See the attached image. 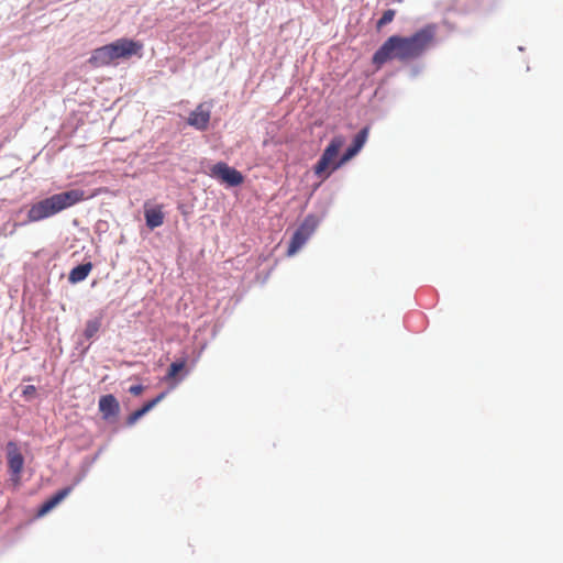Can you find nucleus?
Listing matches in <instances>:
<instances>
[{
	"label": "nucleus",
	"instance_id": "obj_21",
	"mask_svg": "<svg viewBox=\"0 0 563 563\" xmlns=\"http://www.w3.org/2000/svg\"><path fill=\"white\" fill-rule=\"evenodd\" d=\"M368 135V128L362 129L354 137L352 146L361 151L364 146Z\"/></svg>",
	"mask_w": 563,
	"mask_h": 563
},
{
	"label": "nucleus",
	"instance_id": "obj_9",
	"mask_svg": "<svg viewBox=\"0 0 563 563\" xmlns=\"http://www.w3.org/2000/svg\"><path fill=\"white\" fill-rule=\"evenodd\" d=\"M113 60L114 59L112 57L109 45H104L93 49L91 56L88 59V63L92 67L99 68L110 65Z\"/></svg>",
	"mask_w": 563,
	"mask_h": 563
},
{
	"label": "nucleus",
	"instance_id": "obj_19",
	"mask_svg": "<svg viewBox=\"0 0 563 563\" xmlns=\"http://www.w3.org/2000/svg\"><path fill=\"white\" fill-rule=\"evenodd\" d=\"M360 151L356 150L354 146H350L345 152L344 154L341 156V158L338 161V163H335L333 165V168L332 170H335L338 169L339 167H341L343 164H345L346 162H349L350 159H352Z\"/></svg>",
	"mask_w": 563,
	"mask_h": 563
},
{
	"label": "nucleus",
	"instance_id": "obj_6",
	"mask_svg": "<svg viewBox=\"0 0 563 563\" xmlns=\"http://www.w3.org/2000/svg\"><path fill=\"white\" fill-rule=\"evenodd\" d=\"M7 460L11 479L18 484L21 479V473L24 466V457L20 452L18 444L13 441L7 443Z\"/></svg>",
	"mask_w": 563,
	"mask_h": 563
},
{
	"label": "nucleus",
	"instance_id": "obj_13",
	"mask_svg": "<svg viewBox=\"0 0 563 563\" xmlns=\"http://www.w3.org/2000/svg\"><path fill=\"white\" fill-rule=\"evenodd\" d=\"M146 225L150 229H155L164 223V213L162 207L157 206L154 208L145 209L144 212Z\"/></svg>",
	"mask_w": 563,
	"mask_h": 563
},
{
	"label": "nucleus",
	"instance_id": "obj_14",
	"mask_svg": "<svg viewBox=\"0 0 563 563\" xmlns=\"http://www.w3.org/2000/svg\"><path fill=\"white\" fill-rule=\"evenodd\" d=\"M92 263L87 262L74 267L68 275V280L71 284H77L85 280L92 269Z\"/></svg>",
	"mask_w": 563,
	"mask_h": 563
},
{
	"label": "nucleus",
	"instance_id": "obj_20",
	"mask_svg": "<svg viewBox=\"0 0 563 563\" xmlns=\"http://www.w3.org/2000/svg\"><path fill=\"white\" fill-rule=\"evenodd\" d=\"M368 135V128L362 129L354 137L352 146L361 151L364 146Z\"/></svg>",
	"mask_w": 563,
	"mask_h": 563
},
{
	"label": "nucleus",
	"instance_id": "obj_24",
	"mask_svg": "<svg viewBox=\"0 0 563 563\" xmlns=\"http://www.w3.org/2000/svg\"><path fill=\"white\" fill-rule=\"evenodd\" d=\"M144 390V387L142 385H133L129 388V391L134 395V396H139L143 393Z\"/></svg>",
	"mask_w": 563,
	"mask_h": 563
},
{
	"label": "nucleus",
	"instance_id": "obj_17",
	"mask_svg": "<svg viewBox=\"0 0 563 563\" xmlns=\"http://www.w3.org/2000/svg\"><path fill=\"white\" fill-rule=\"evenodd\" d=\"M360 151L356 150L354 146H350L345 152L344 154L341 156V158L338 161V163H335L333 165V168L332 170H335L338 169L339 167H341L343 164H345L346 162H349L350 159H352Z\"/></svg>",
	"mask_w": 563,
	"mask_h": 563
},
{
	"label": "nucleus",
	"instance_id": "obj_3",
	"mask_svg": "<svg viewBox=\"0 0 563 563\" xmlns=\"http://www.w3.org/2000/svg\"><path fill=\"white\" fill-rule=\"evenodd\" d=\"M344 143L345 139L342 135H336L331 140L313 167L314 174L318 177L325 179L330 176L333 165L338 163V156Z\"/></svg>",
	"mask_w": 563,
	"mask_h": 563
},
{
	"label": "nucleus",
	"instance_id": "obj_16",
	"mask_svg": "<svg viewBox=\"0 0 563 563\" xmlns=\"http://www.w3.org/2000/svg\"><path fill=\"white\" fill-rule=\"evenodd\" d=\"M101 327V318H95L91 320H88L86 323V328L84 331V335L86 339H91L97 334V332L100 330Z\"/></svg>",
	"mask_w": 563,
	"mask_h": 563
},
{
	"label": "nucleus",
	"instance_id": "obj_11",
	"mask_svg": "<svg viewBox=\"0 0 563 563\" xmlns=\"http://www.w3.org/2000/svg\"><path fill=\"white\" fill-rule=\"evenodd\" d=\"M71 487H65L49 497L45 503L42 504L37 511V516L42 517L48 514L52 509H54L59 503H62L70 493Z\"/></svg>",
	"mask_w": 563,
	"mask_h": 563
},
{
	"label": "nucleus",
	"instance_id": "obj_10",
	"mask_svg": "<svg viewBox=\"0 0 563 563\" xmlns=\"http://www.w3.org/2000/svg\"><path fill=\"white\" fill-rule=\"evenodd\" d=\"M99 410L106 420L115 417L120 411L119 401L111 394L101 396L99 399Z\"/></svg>",
	"mask_w": 563,
	"mask_h": 563
},
{
	"label": "nucleus",
	"instance_id": "obj_5",
	"mask_svg": "<svg viewBox=\"0 0 563 563\" xmlns=\"http://www.w3.org/2000/svg\"><path fill=\"white\" fill-rule=\"evenodd\" d=\"M210 176L231 187L240 186L244 181L242 173L224 162L214 164L210 169Z\"/></svg>",
	"mask_w": 563,
	"mask_h": 563
},
{
	"label": "nucleus",
	"instance_id": "obj_2",
	"mask_svg": "<svg viewBox=\"0 0 563 563\" xmlns=\"http://www.w3.org/2000/svg\"><path fill=\"white\" fill-rule=\"evenodd\" d=\"M84 199L85 192L81 189H71L52 195L51 197L42 199L30 207L27 211V220L29 222L42 221L75 206Z\"/></svg>",
	"mask_w": 563,
	"mask_h": 563
},
{
	"label": "nucleus",
	"instance_id": "obj_12",
	"mask_svg": "<svg viewBox=\"0 0 563 563\" xmlns=\"http://www.w3.org/2000/svg\"><path fill=\"white\" fill-rule=\"evenodd\" d=\"M165 397V393L159 394L156 398L147 401L143 405L142 408L135 410L126 418V423L129 426H133L136 421L142 418L145 413L152 410L163 398Z\"/></svg>",
	"mask_w": 563,
	"mask_h": 563
},
{
	"label": "nucleus",
	"instance_id": "obj_18",
	"mask_svg": "<svg viewBox=\"0 0 563 563\" xmlns=\"http://www.w3.org/2000/svg\"><path fill=\"white\" fill-rule=\"evenodd\" d=\"M360 151L356 150L354 146H350L345 152L344 154L341 156V158L338 161V163H335L333 165V168L332 170H335L338 169L339 167H341L343 164H345L346 162H349L350 159H352Z\"/></svg>",
	"mask_w": 563,
	"mask_h": 563
},
{
	"label": "nucleus",
	"instance_id": "obj_4",
	"mask_svg": "<svg viewBox=\"0 0 563 563\" xmlns=\"http://www.w3.org/2000/svg\"><path fill=\"white\" fill-rule=\"evenodd\" d=\"M318 227V219L309 214L300 223L298 229L295 231L287 250V255H295L309 240Z\"/></svg>",
	"mask_w": 563,
	"mask_h": 563
},
{
	"label": "nucleus",
	"instance_id": "obj_23",
	"mask_svg": "<svg viewBox=\"0 0 563 563\" xmlns=\"http://www.w3.org/2000/svg\"><path fill=\"white\" fill-rule=\"evenodd\" d=\"M35 393H36V388H35V386H33V385H26V386L24 387V389H23V395H24L25 397H32V396H34V395H35Z\"/></svg>",
	"mask_w": 563,
	"mask_h": 563
},
{
	"label": "nucleus",
	"instance_id": "obj_15",
	"mask_svg": "<svg viewBox=\"0 0 563 563\" xmlns=\"http://www.w3.org/2000/svg\"><path fill=\"white\" fill-rule=\"evenodd\" d=\"M187 365V358L183 357L179 361L173 362L168 368V372L166 374L167 380H175L177 375L186 369Z\"/></svg>",
	"mask_w": 563,
	"mask_h": 563
},
{
	"label": "nucleus",
	"instance_id": "obj_1",
	"mask_svg": "<svg viewBox=\"0 0 563 563\" xmlns=\"http://www.w3.org/2000/svg\"><path fill=\"white\" fill-rule=\"evenodd\" d=\"M435 29L427 25L408 37L393 35L375 52L373 63L380 67L387 60L408 62L421 56L433 43Z\"/></svg>",
	"mask_w": 563,
	"mask_h": 563
},
{
	"label": "nucleus",
	"instance_id": "obj_22",
	"mask_svg": "<svg viewBox=\"0 0 563 563\" xmlns=\"http://www.w3.org/2000/svg\"><path fill=\"white\" fill-rule=\"evenodd\" d=\"M395 13H396L395 10H391V9L386 10L383 13L382 18L378 20L377 27L380 29L382 26L390 23L395 18Z\"/></svg>",
	"mask_w": 563,
	"mask_h": 563
},
{
	"label": "nucleus",
	"instance_id": "obj_8",
	"mask_svg": "<svg viewBox=\"0 0 563 563\" xmlns=\"http://www.w3.org/2000/svg\"><path fill=\"white\" fill-rule=\"evenodd\" d=\"M113 59L129 58L142 49V44L129 38H119L108 44Z\"/></svg>",
	"mask_w": 563,
	"mask_h": 563
},
{
	"label": "nucleus",
	"instance_id": "obj_7",
	"mask_svg": "<svg viewBox=\"0 0 563 563\" xmlns=\"http://www.w3.org/2000/svg\"><path fill=\"white\" fill-rule=\"evenodd\" d=\"M211 102H200L195 110L189 113L187 123L198 131H206L211 119Z\"/></svg>",
	"mask_w": 563,
	"mask_h": 563
}]
</instances>
